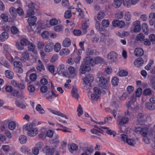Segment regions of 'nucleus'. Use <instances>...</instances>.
Returning a JSON list of instances; mask_svg holds the SVG:
<instances>
[{
	"label": "nucleus",
	"instance_id": "nucleus-12",
	"mask_svg": "<svg viewBox=\"0 0 155 155\" xmlns=\"http://www.w3.org/2000/svg\"><path fill=\"white\" fill-rule=\"evenodd\" d=\"M91 64L94 65L98 63H102L104 62V59L101 57H97L93 59L90 58Z\"/></svg>",
	"mask_w": 155,
	"mask_h": 155
},
{
	"label": "nucleus",
	"instance_id": "nucleus-3",
	"mask_svg": "<svg viewBox=\"0 0 155 155\" xmlns=\"http://www.w3.org/2000/svg\"><path fill=\"white\" fill-rule=\"evenodd\" d=\"M121 138L122 140L130 146H134L136 143V141L134 139L128 138L126 135H121Z\"/></svg>",
	"mask_w": 155,
	"mask_h": 155
},
{
	"label": "nucleus",
	"instance_id": "nucleus-14",
	"mask_svg": "<svg viewBox=\"0 0 155 155\" xmlns=\"http://www.w3.org/2000/svg\"><path fill=\"white\" fill-rule=\"evenodd\" d=\"M112 25L114 26L119 27L120 28H123L125 25L124 22L123 21L115 20L112 22Z\"/></svg>",
	"mask_w": 155,
	"mask_h": 155
},
{
	"label": "nucleus",
	"instance_id": "nucleus-16",
	"mask_svg": "<svg viewBox=\"0 0 155 155\" xmlns=\"http://www.w3.org/2000/svg\"><path fill=\"white\" fill-rule=\"evenodd\" d=\"M54 49V43L52 42H49L44 47V50L45 52L50 53Z\"/></svg>",
	"mask_w": 155,
	"mask_h": 155
},
{
	"label": "nucleus",
	"instance_id": "nucleus-59",
	"mask_svg": "<svg viewBox=\"0 0 155 155\" xmlns=\"http://www.w3.org/2000/svg\"><path fill=\"white\" fill-rule=\"evenodd\" d=\"M81 56L78 54H76L74 57V61L75 63L78 64L80 62V61L81 59Z\"/></svg>",
	"mask_w": 155,
	"mask_h": 155
},
{
	"label": "nucleus",
	"instance_id": "nucleus-1",
	"mask_svg": "<svg viewBox=\"0 0 155 155\" xmlns=\"http://www.w3.org/2000/svg\"><path fill=\"white\" fill-rule=\"evenodd\" d=\"M91 59L90 57H86L84 60V63L82 64L79 70L80 74H84L86 72H89L91 70L90 65H91Z\"/></svg>",
	"mask_w": 155,
	"mask_h": 155
},
{
	"label": "nucleus",
	"instance_id": "nucleus-32",
	"mask_svg": "<svg viewBox=\"0 0 155 155\" xmlns=\"http://www.w3.org/2000/svg\"><path fill=\"white\" fill-rule=\"evenodd\" d=\"M70 50L68 48H64L61 49L59 53L61 56H65L68 55L70 53Z\"/></svg>",
	"mask_w": 155,
	"mask_h": 155
},
{
	"label": "nucleus",
	"instance_id": "nucleus-42",
	"mask_svg": "<svg viewBox=\"0 0 155 155\" xmlns=\"http://www.w3.org/2000/svg\"><path fill=\"white\" fill-rule=\"evenodd\" d=\"M143 94L145 96H149L152 94V91L150 88H146L144 90Z\"/></svg>",
	"mask_w": 155,
	"mask_h": 155
},
{
	"label": "nucleus",
	"instance_id": "nucleus-49",
	"mask_svg": "<svg viewBox=\"0 0 155 155\" xmlns=\"http://www.w3.org/2000/svg\"><path fill=\"white\" fill-rule=\"evenodd\" d=\"M54 134V132L52 130H48L46 131V137L52 138Z\"/></svg>",
	"mask_w": 155,
	"mask_h": 155
},
{
	"label": "nucleus",
	"instance_id": "nucleus-20",
	"mask_svg": "<svg viewBox=\"0 0 155 155\" xmlns=\"http://www.w3.org/2000/svg\"><path fill=\"white\" fill-rule=\"evenodd\" d=\"M46 129L42 127L40 129V133L38 135V137L39 138L42 139H45L46 137Z\"/></svg>",
	"mask_w": 155,
	"mask_h": 155
},
{
	"label": "nucleus",
	"instance_id": "nucleus-51",
	"mask_svg": "<svg viewBox=\"0 0 155 155\" xmlns=\"http://www.w3.org/2000/svg\"><path fill=\"white\" fill-rule=\"evenodd\" d=\"M63 27L60 25H58L54 28V30L56 32H60L63 30Z\"/></svg>",
	"mask_w": 155,
	"mask_h": 155
},
{
	"label": "nucleus",
	"instance_id": "nucleus-19",
	"mask_svg": "<svg viewBox=\"0 0 155 155\" xmlns=\"http://www.w3.org/2000/svg\"><path fill=\"white\" fill-rule=\"evenodd\" d=\"M147 115H144L142 114H139L137 116V120L139 121H146L147 120Z\"/></svg>",
	"mask_w": 155,
	"mask_h": 155
},
{
	"label": "nucleus",
	"instance_id": "nucleus-22",
	"mask_svg": "<svg viewBox=\"0 0 155 155\" xmlns=\"http://www.w3.org/2000/svg\"><path fill=\"white\" fill-rule=\"evenodd\" d=\"M68 71L69 74L73 76H75L77 75V70L73 66H70L68 68Z\"/></svg>",
	"mask_w": 155,
	"mask_h": 155
},
{
	"label": "nucleus",
	"instance_id": "nucleus-41",
	"mask_svg": "<svg viewBox=\"0 0 155 155\" xmlns=\"http://www.w3.org/2000/svg\"><path fill=\"white\" fill-rule=\"evenodd\" d=\"M50 111L54 114L57 115L58 116H61L62 117H65L66 119L68 118L66 115L62 114L61 113L58 111H56L54 110H50Z\"/></svg>",
	"mask_w": 155,
	"mask_h": 155
},
{
	"label": "nucleus",
	"instance_id": "nucleus-10",
	"mask_svg": "<svg viewBox=\"0 0 155 155\" xmlns=\"http://www.w3.org/2000/svg\"><path fill=\"white\" fill-rule=\"evenodd\" d=\"M129 121V118L126 116L120 117L118 120V124L122 127L123 124L128 123Z\"/></svg>",
	"mask_w": 155,
	"mask_h": 155
},
{
	"label": "nucleus",
	"instance_id": "nucleus-13",
	"mask_svg": "<svg viewBox=\"0 0 155 155\" xmlns=\"http://www.w3.org/2000/svg\"><path fill=\"white\" fill-rule=\"evenodd\" d=\"M96 29L100 32L101 34L105 36L108 35V31L106 30H105L101 27L100 24L99 23H97L96 24Z\"/></svg>",
	"mask_w": 155,
	"mask_h": 155
},
{
	"label": "nucleus",
	"instance_id": "nucleus-48",
	"mask_svg": "<svg viewBox=\"0 0 155 155\" xmlns=\"http://www.w3.org/2000/svg\"><path fill=\"white\" fill-rule=\"evenodd\" d=\"M91 132L93 134H97L99 136H101V133L102 132V130L100 129H99L97 130L96 129H91Z\"/></svg>",
	"mask_w": 155,
	"mask_h": 155
},
{
	"label": "nucleus",
	"instance_id": "nucleus-62",
	"mask_svg": "<svg viewBox=\"0 0 155 155\" xmlns=\"http://www.w3.org/2000/svg\"><path fill=\"white\" fill-rule=\"evenodd\" d=\"M124 13L122 12L119 11L115 15V16L118 19H121L123 16Z\"/></svg>",
	"mask_w": 155,
	"mask_h": 155
},
{
	"label": "nucleus",
	"instance_id": "nucleus-21",
	"mask_svg": "<svg viewBox=\"0 0 155 155\" xmlns=\"http://www.w3.org/2000/svg\"><path fill=\"white\" fill-rule=\"evenodd\" d=\"M143 62V59L141 58H139L134 61V64L136 67H139L142 66Z\"/></svg>",
	"mask_w": 155,
	"mask_h": 155
},
{
	"label": "nucleus",
	"instance_id": "nucleus-27",
	"mask_svg": "<svg viewBox=\"0 0 155 155\" xmlns=\"http://www.w3.org/2000/svg\"><path fill=\"white\" fill-rule=\"evenodd\" d=\"M43 150L46 153L52 154L54 152V149L53 148H51L48 146H46L44 148Z\"/></svg>",
	"mask_w": 155,
	"mask_h": 155
},
{
	"label": "nucleus",
	"instance_id": "nucleus-52",
	"mask_svg": "<svg viewBox=\"0 0 155 155\" xmlns=\"http://www.w3.org/2000/svg\"><path fill=\"white\" fill-rule=\"evenodd\" d=\"M120 130L122 132L128 133L130 132V130L129 128H127L124 126H122L120 127Z\"/></svg>",
	"mask_w": 155,
	"mask_h": 155
},
{
	"label": "nucleus",
	"instance_id": "nucleus-6",
	"mask_svg": "<svg viewBox=\"0 0 155 155\" xmlns=\"http://www.w3.org/2000/svg\"><path fill=\"white\" fill-rule=\"evenodd\" d=\"M94 79L93 75L92 74H89L83 78V81L85 84L90 86L91 85V83L93 81Z\"/></svg>",
	"mask_w": 155,
	"mask_h": 155
},
{
	"label": "nucleus",
	"instance_id": "nucleus-23",
	"mask_svg": "<svg viewBox=\"0 0 155 155\" xmlns=\"http://www.w3.org/2000/svg\"><path fill=\"white\" fill-rule=\"evenodd\" d=\"M71 41L69 38H66L63 40L62 45L64 47H68L71 45Z\"/></svg>",
	"mask_w": 155,
	"mask_h": 155
},
{
	"label": "nucleus",
	"instance_id": "nucleus-50",
	"mask_svg": "<svg viewBox=\"0 0 155 155\" xmlns=\"http://www.w3.org/2000/svg\"><path fill=\"white\" fill-rule=\"evenodd\" d=\"M37 46L38 48L41 50L45 46L44 42L42 41H38L37 44Z\"/></svg>",
	"mask_w": 155,
	"mask_h": 155
},
{
	"label": "nucleus",
	"instance_id": "nucleus-37",
	"mask_svg": "<svg viewBox=\"0 0 155 155\" xmlns=\"http://www.w3.org/2000/svg\"><path fill=\"white\" fill-rule=\"evenodd\" d=\"M145 106L149 110H153L155 108L154 105L149 102L146 103Z\"/></svg>",
	"mask_w": 155,
	"mask_h": 155
},
{
	"label": "nucleus",
	"instance_id": "nucleus-56",
	"mask_svg": "<svg viewBox=\"0 0 155 155\" xmlns=\"http://www.w3.org/2000/svg\"><path fill=\"white\" fill-rule=\"evenodd\" d=\"M15 104L17 106L22 108H24L26 107V105L25 104L20 102L18 100H17L16 101Z\"/></svg>",
	"mask_w": 155,
	"mask_h": 155
},
{
	"label": "nucleus",
	"instance_id": "nucleus-46",
	"mask_svg": "<svg viewBox=\"0 0 155 155\" xmlns=\"http://www.w3.org/2000/svg\"><path fill=\"white\" fill-rule=\"evenodd\" d=\"M122 4L121 1L120 0H114V4L115 8H117L120 7Z\"/></svg>",
	"mask_w": 155,
	"mask_h": 155
},
{
	"label": "nucleus",
	"instance_id": "nucleus-36",
	"mask_svg": "<svg viewBox=\"0 0 155 155\" xmlns=\"http://www.w3.org/2000/svg\"><path fill=\"white\" fill-rule=\"evenodd\" d=\"M36 109L41 114H43L45 113V110L42 108L40 104H38L37 105Z\"/></svg>",
	"mask_w": 155,
	"mask_h": 155
},
{
	"label": "nucleus",
	"instance_id": "nucleus-57",
	"mask_svg": "<svg viewBox=\"0 0 155 155\" xmlns=\"http://www.w3.org/2000/svg\"><path fill=\"white\" fill-rule=\"evenodd\" d=\"M131 17V15L129 12H127L124 15V18L127 21H130Z\"/></svg>",
	"mask_w": 155,
	"mask_h": 155
},
{
	"label": "nucleus",
	"instance_id": "nucleus-11",
	"mask_svg": "<svg viewBox=\"0 0 155 155\" xmlns=\"http://www.w3.org/2000/svg\"><path fill=\"white\" fill-rule=\"evenodd\" d=\"M29 53L28 50L25 51L21 53L20 60L22 62H26L30 59Z\"/></svg>",
	"mask_w": 155,
	"mask_h": 155
},
{
	"label": "nucleus",
	"instance_id": "nucleus-24",
	"mask_svg": "<svg viewBox=\"0 0 155 155\" xmlns=\"http://www.w3.org/2000/svg\"><path fill=\"white\" fill-rule=\"evenodd\" d=\"M134 53L135 56H140L143 55L144 54V51L141 48H137L134 50Z\"/></svg>",
	"mask_w": 155,
	"mask_h": 155
},
{
	"label": "nucleus",
	"instance_id": "nucleus-34",
	"mask_svg": "<svg viewBox=\"0 0 155 155\" xmlns=\"http://www.w3.org/2000/svg\"><path fill=\"white\" fill-rule=\"evenodd\" d=\"M16 124L14 121H11L9 122L8 124V128L10 130H14L16 127Z\"/></svg>",
	"mask_w": 155,
	"mask_h": 155
},
{
	"label": "nucleus",
	"instance_id": "nucleus-47",
	"mask_svg": "<svg viewBox=\"0 0 155 155\" xmlns=\"http://www.w3.org/2000/svg\"><path fill=\"white\" fill-rule=\"evenodd\" d=\"M117 34L120 37H123L129 35V33L127 31L118 32L117 33Z\"/></svg>",
	"mask_w": 155,
	"mask_h": 155
},
{
	"label": "nucleus",
	"instance_id": "nucleus-30",
	"mask_svg": "<svg viewBox=\"0 0 155 155\" xmlns=\"http://www.w3.org/2000/svg\"><path fill=\"white\" fill-rule=\"evenodd\" d=\"M5 74L6 77L10 79H12L14 77V73H13L9 70H6L5 72Z\"/></svg>",
	"mask_w": 155,
	"mask_h": 155
},
{
	"label": "nucleus",
	"instance_id": "nucleus-17",
	"mask_svg": "<svg viewBox=\"0 0 155 155\" xmlns=\"http://www.w3.org/2000/svg\"><path fill=\"white\" fill-rule=\"evenodd\" d=\"M28 45V51H31L34 54H38V51L36 49L35 45L34 44L29 42Z\"/></svg>",
	"mask_w": 155,
	"mask_h": 155
},
{
	"label": "nucleus",
	"instance_id": "nucleus-8",
	"mask_svg": "<svg viewBox=\"0 0 155 155\" xmlns=\"http://www.w3.org/2000/svg\"><path fill=\"white\" fill-rule=\"evenodd\" d=\"M14 65L16 72L19 73H22L23 72L22 65L21 62L15 61L14 63Z\"/></svg>",
	"mask_w": 155,
	"mask_h": 155
},
{
	"label": "nucleus",
	"instance_id": "nucleus-25",
	"mask_svg": "<svg viewBox=\"0 0 155 155\" xmlns=\"http://www.w3.org/2000/svg\"><path fill=\"white\" fill-rule=\"evenodd\" d=\"M36 69L39 72L41 71L42 70H45V68L44 65L43 64L41 61L38 60V64L36 67Z\"/></svg>",
	"mask_w": 155,
	"mask_h": 155
},
{
	"label": "nucleus",
	"instance_id": "nucleus-31",
	"mask_svg": "<svg viewBox=\"0 0 155 155\" xmlns=\"http://www.w3.org/2000/svg\"><path fill=\"white\" fill-rule=\"evenodd\" d=\"M54 51L56 52H58L60 51L61 49V45L59 42L56 43L54 45Z\"/></svg>",
	"mask_w": 155,
	"mask_h": 155
},
{
	"label": "nucleus",
	"instance_id": "nucleus-2",
	"mask_svg": "<svg viewBox=\"0 0 155 155\" xmlns=\"http://www.w3.org/2000/svg\"><path fill=\"white\" fill-rule=\"evenodd\" d=\"M23 128L28 131V135L30 137L35 136L38 132V128L34 127L32 124H27L24 126Z\"/></svg>",
	"mask_w": 155,
	"mask_h": 155
},
{
	"label": "nucleus",
	"instance_id": "nucleus-40",
	"mask_svg": "<svg viewBox=\"0 0 155 155\" xmlns=\"http://www.w3.org/2000/svg\"><path fill=\"white\" fill-rule=\"evenodd\" d=\"M149 129L147 128H143L141 134L143 137L147 136L149 134Z\"/></svg>",
	"mask_w": 155,
	"mask_h": 155
},
{
	"label": "nucleus",
	"instance_id": "nucleus-35",
	"mask_svg": "<svg viewBox=\"0 0 155 155\" xmlns=\"http://www.w3.org/2000/svg\"><path fill=\"white\" fill-rule=\"evenodd\" d=\"M104 15L103 12H100L95 17V19L96 20H100L103 18L104 17Z\"/></svg>",
	"mask_w": 155,
	"mask_h": 155
},
{
	"label": "nucleus",
	"instance_id": "nucleus-4",
	"mask_svg": "<svg viewBox=\"0 0 155 155\" xmlns=\"http://www.w3.org/2000/svg\"><path fill=\"white\" fill-rule=\"evenodd\" d=\"M93 93L91 94V97L93 100L96 101L100 97L101 91L98 88L94 87L93 89Z\"/></svg>",
	"mask_w": 155,
	"mask_h": 155
},
{
	"label": "nucleus",
	"instance_id": "nucleus-54",
	"mask_svg": "<svg viewBox=\"0 0 155 155\" xmlns=\"http://www.w3.org/2000/svg\"><path fill=\"white\" fill-rule=\"evenodd\" d=\"M119 81V79L117 78L116 77H114L112 80V84L114 86H117L118 85Z\"/></svg>",
	"mask_w": 155,
	"mask_h": 155
},
{
	"label": "nucleus",
	"instance_id": "nucleus-9",
	"mask_svg": "<svg viewBox=\"0 0 155 155\" xmlns=\"http://www.w3.org/2000/svg\"><path fill=\"white\" fill-rule=\"evenodd\" d=\"M103 75V74L102 73L99 72L98 73L97 76L99 79V82L102 85H106L107 84L109 80L105 78Z\"/></svg>",
	"mask_w": 155,
	"mask_h": 155
},
{
	"label": "nucleus",
	"instance_id": "nucleus-7",
	"mask_svg": "<svg viewBox=\"0 0 155 155\" xmlns=\"http://www.w3.org/2000/svg\"><path fill=\"white\" fill-rule=\"evenodd\" d=\"M117 54L113 51L110 52L107 55V59L111 63L116 61L117 59Z\"/></svg>",
	"mask_w": 155,
	"mask_h": 155
},
{
	"label": "nucleus",
	"instance_id": "nucleus-26",
	"mask_svg": "<svg viewBox=\"0 0 155 155\" xmlns=\"http://www.w3.org/2000/svg\"><path fill=\"white\" fill-rule=\"evenodd\" d=\"M71 94L73 97L77 99L78 98L79 94L78 92L77 89L76 87H73L71 91Z\"/></svg>",
	"mask_w": 155,
	"mask_h": 155
},
{
	"label": "nucleus",
	"instance_id": "nucleus-38",
	"mask_svg": "<svg viewBox=\"0 0 155 155\" xmlns=\"http://www.w3.org/2000/svg\"><path fill=\"white\" fill-rule=\"evenodd\" d=\"M21 151L23 153H28L30 152V150L25 146H22L20 149Z\"/></svg>",
	"mask_w": 155,
	"mask_h": 155
},
{
	"label": "nucleus",
	"instance_id": "nucleus-55",
	"mask_svg": "<svg viewBox=\"0 0 155 155\" xmlns=\"http://www.w3.org/2000/svg\"><path fill=\"white\" fill-rule=\"evenodd\" d=\"M2 149L5 152H8L10 151V147L8 145H3L2 147Z\"/></svg>",
	"mask_w": 155,
	"mask_h": 155
},
{
	"label": "nucleus",
	"instance_id": "nucleus-58",
	"mask_svg": "<svg viewBox=\"0 0 155 155\" xmlns=\"http://www.w3.org/2000/svg\"><path fill=\"white\" fill-rule=\"evenodd\" d=\"M48 70L51 73L54 74L55 72L54 66L53 65H49L47 67Z\"/></svg>",
	"mask_w": 155,
	"mask_h": 155
},
{
	"label": "nucleus",
	"instance_id": "nucleus-28",
	"mask_svg": "<svg viewBox=\"0 0 155 155\" xmlns=\"http://www.w3.org/2000/svg\"><path fill=\"white\" fill-rule=\"evenodd\" d=\"M145 36L142 33H140L137 34L135 38V40L137 41H144Z\"/></svg>",
	"mask_w": 155,
	"mask_h": 155
},
{
	"label": "nucleus",
	"instance_id": "nucleus-64",
	"mask_svg": "<svg viewBox=\"0 0 155 155\" xmlns=\"http://www.w3.org/2000/svg\"><path fill=\"white\" fill-rule=\"evenodd\" d=\"M58 23V20L55 18L51 19L50 21V24L52 26L56 25Z\"/></svg>",
	"mask_w": 155,
	"mask_h": 155
},
{
	"label": "nucleus",
	"instance_id": "nucleus-5",
	"mask_svg": "<svg viewBox=\"0 0 155 155\" xmlns=\"http://www.w3.org/2000/svg\"><path fill=\"white\" fill-rule=\"evenodd\" d=\"M37 20V18L35 16H32L29 17L27 19V22L28 24L29 27L31 28V30L33 31V28H32V27H34L35 25V22Z\"/></svg>",
	"mask_w": 155,
	"mask_h": 155
},
{
	"label": "nucleus",
	"instance_id": "nucleus-53",
	"mask_svg": "<svg viewBox=\"0 0 155 155\" xmlns=\"http://www.w3.org/2000/svg\"><path fill=\"white\" fill-rule=\"evenodd\" d=\"M77 111L78 112V115L80 117L83 114V110L82 107L80 104H79L77 108Z\"/></svg>",
	"mask_w": 155,
	"mask_h": 155
},
{
	"label": "nucleus",
	"instance_id": "nucleus-45",
	"mask_svg": "<svg viewBox=\"0 0 155 155\" xmlns=\"http://www.w3.org/2000/svg\"><path fill=\"white\" fill-rule=\"evenodd\" d=\"M101 25L104 28H107L109 25L110 22L108 20L104 19L102 21Z\"/></svg>",
	"mask_w": 155,
	"mask_h": 155
},
{
	"label": "nucleus",
	"instance_id": "nucleus-43",
	"mask_svg": "<svg viewBox=\"0 0 155 155\" xmlns=\"http://www.w3.org/2000/svg\"><path fill=\"white\" fill-rule=\"evenodd\" d=\"M78 148V147L75 144H72L70 145L69 150L71 153H73V151L76 150Z\"/></svg>",
	"mask_w": 155,
	"mask_h": 155
},
{
	"label": "nucleus",
	"instance_id": "nucleus-33",
	"mask_svg": "<svg viewBox=\"0 0 155 155\" xmlns=\"http://www.w3.org/2000/svg\"><path fill=\"white\" fill-rule=\"evenodd\" d=\"M142 29L143 32L145 35L148 34L149 28L147 24L144 23L142 25Z\"/></svg>",
	"mask_w": 155,
	"mask_h": 155
},
{
	"label": "nucleus",
	"instance_id": "nucleus-61",
	"mask_svg": "<svg viewBox=\"0 0 155 155\" xmlns=\"http://www.w3.org/2000/svg\"><path fill=\"white\" fill-rule=\"evenodd\" d=\"M11 30L12 33L13 34H16L19 32L18 29L15 26L11 27Z\"/></svg>",
	"mask_w": 155,
	"mask_h": 155
},
{
	"label": "nucleus",
	"instance_id": "nucleus-15",
	"mask_svg": "<svg viewBox=\"0 0 155 155\" xmlns=\"http://www.w3.org/2000/svg\"><path fill=\"white\" fill-rule=\"evenodd\" d=\"M65 71L66 68L64 64H61L58 65L57 68V71L59 74H62L63 75L65 76L66 74Z\"/></svg>",
	"mask_w": 155,
	"mask_h": 155
},
{
	"label": "nucleus",
	"instance_id": "nucleus-39",
	"mask_svg": "<svg viewBox=\"0 0 155 155\" xmlns=\"http://www.w3.org/2000/svg\"><path fill=\"white\" fill-rule=\"evenodd\" d=\"M17 48L19 50L21 51L24 49V46L20 41L17 42L15 44Z\"/></svg>",
	"mask_w": 155,
	"mask_h": 155
},
{
	"label": "nucleus",
	"instance_id": "nucleus-60",
	"mask_svg": "<svg viewBox=\"0 0 155 155\" xmlns=\"http://www.w3.org/2000/svg\"><path fill=\"white\" fill-rule=\"evenodd\" d=\"M1 18L5 22H7L8 21V18L7 15L5 13L2 14L0 15Z\"/></svg>",
	"mask_w": 155,
	"mask_h": 155
},
{
	"label": "nucleus",
	"instance_id": "nucleus-44",
	"mask_svg": "<svg viewBox=\"0 0 155 155\" xmlns=\"http://www.w3.org/2000/svg\"><path fill=\"white\" fill-rule=\"evenodd\" d=\"M19 139L21 143H24L26 142L27 138L24 135H21L20 136Z\"/></svg>",
	"mask_w": 155,
	"mask_h": 155
},
{
	"label": "nucleus",
	"instance_id": "nucleus-29",
	"mask_svg": "<svg viewBox=\"0 0 155 155\" xmlns=\"http://www.w3.org/2000/svg\"><path fill=\"white\" fill-rule=\"evenodd\" d=\"M8 38V35L6 32H3L0 35V41H3L7 39Z\"/></svg>",
	"mask_w": 155,
	"mask_h": 155
},
{
	"label": "nucleus",
	"instance_id": "nucleus-18",
	"mask_svg": "<svg viewBox=\"0 0 155 155\" xmlns=\"http://www.w3.org/2000/svg\"><path fill=\"white\" fill-rule=\"evenodd\" d=\"M47 99L48 100H51L53 97H56L58 96V94L52 91H49L47 94Z\"/></svg>",
	"mask_w": 155,
	"mask_h": 155
},
{
	"label": "nucleus",
	"instance_id": "nucleus-63",
	"mask_svg": "<svg viewBox=\"0 0 155 155\" xmlns=\"http://www.w3.org/2000/svg\"><path fill=\"white\" fill-rule=\"evenodd\" d=\"M35 13V11L33 9H28L27 12L26 16L27 17L34 15Z\"/></svg>",
	"mask_w": 155,
	"mask_h": 155
}]
</instances>
